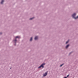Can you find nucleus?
Masks as SVG:
<instances>
[{
	"label": "nucleus",
	"mask_w": 78,
	"mask_h": 78,
	"mask_svg": "<svg viewBox=\"0 0 78 78\" xmlns=\"http://www.w3.org/2000/svg\"><path fill=\"white\" fill-rule=\"evenodd\" d=\"M44 65H45V63H43L41 66L38 67V69H40V68H41V67L44 68Z\"/></svg>",
	"instance_id": "nucleus-1"
},
{
	"label": "nucleus",
	"mask_w": 78,
	"mask_h": 78,
	"mask_svg": "<svg viewBox=\"0 0 78 78\" xmlns=\"http://www.w3.org/2000/svg\"><path fill=\"white\" fill-rule=\"evenodd\" d=\"M47 74H48V71L45 72V73L43 74L44 76H46L47 75Z\"/></svg>",
	"instance_id": "nucleus-2"
},
{
	"label": "nucleus",
	"mask_w": 78,
	"mask_h": 78,
	"mask_svg": "<svg viewBox=\"0 0 78 78\" xmlns=\"http://www.w3.org/2000/svg\"><path fill=\"white\" fill-rule=\"evenodd\" d=\"M14 41H15V45H16V42H17V39L15 38V39Z\"/></svg>",
	"instance_id": "nucleus-3"
},
{
	"label": "nucleus",
	"mask_w": 78,
	"mask_h": 78,
	"mask_svg": "<svg viewBox=\"0 0 78 78\" xmlns=\"http://www.w3.org/2000/svg\"><path fill=\"white\" fill-rule=\"evenodd\" d=\"M17 38L20 39V36H17L16 37H15V38H16L17 39Z\"/></svg>",
	"instance_id": "nucleus-4"
},
{
	"label": "nucleus",
	"mask_w": 78,
	"mask_h": 78,
	"mask_svg": "<svg viewBox=\"0 0 78 78\" xmlns=\"http://www.w3.org/2000/svg\"><path fill=\"white\" fill-rule=\"evenodd\" d=\"M70 46V44H68L66 45V48H67L69 47Z\"/></svg>",
	"instance_id": "nucleus-5"
},
{
	"label": "nucleus",
	"mask_w": 78,
	"mask_h": 78,
	"mask_svg": "<svg viewBox=\"0 0 78 78\" xmlns=\"http://www.w3.org/2000/svg\"><path fill=\"white\" fill-rule=\"evenodd\" d=\"M38 39V36H36L34 38L35 40H37Z\"/></svg>",
	"instance_id": "nucleus-6"
},
{
	"label": "nucleus",
	"mask_w": 78,
	"mask_h": 78,
	"mask_svg": "<svg viewBox=\"0 0 78 78\" xmlns=\"http://www.w3.org/2000/svg\"><path fill=\"white\" fill-rule=\"evenodd\" d=\"M4 1H5L4 0H2V1L1 2V4H3V2H4Z\"/></svg>",
	"instance_id": "nucleus-7"
},
{
	"label": "nucleus",
	"mask_w": 78,
	"mask_h": 78,
	"mask_svg": "<svg viewBox=\"0 0 78 78\" xmlns=\"http://www.w3.org/2000/svg\"><path fill=\"white\" fill-rule=\"evenodd\" d=\"M32 40H33V37H31L30 38V41H32Z\"/></svg>",
	"instance_id": "nucleus-8"
},
{
	"label": "nucleus",
	"mask_w": 78,
	"mask_h": 78,
	"mask_svg": "<svg viewBox=\"0 0 78 78\" xmlns=\"http://www.w3.org/2000/svg\"><path fill=\"white\" fill-rule=\"evenodd\" d=\"M69 43V41H66V44H67V43Z\"/></svg>",
	"instance_id": "nucleus-9"
},
{
	"label": "nucleus",
	"mask_w": 78,
	"mask_h": 78,
	"mask_svg": "<svg viewBox=\"0 0 78 78\" xmlns=\"http://www.w3.org/2000/svg\"><path fill=\"white\" fill-rule=\"evenodd\" d=\"M64 64L63 63V64L61 65L60 66V67H62V65H64Z\"/></svg>",
	"instance_id": "nucleus-10"
},
{
	"label": "nucleus",
	"mask_w": 78,
	"mask_h": 78,
	"mask_svg": "<svg viewBox=\"0 0 78 78\" xmlns=\"http://www.w3.org/2000/svg\"><path fill=\"white\" fill-rule=\"evenodd\" d=\"M72 52H70L69 53V55H70L71 54H72Z\"/></svg>",
	"instance_id": "nucleus-11"
},
{
	"label": "nucleus",
	"mask_w": 78,
	"mask_h": 78,
	"mask_svg": "<svg viewBox=\"0 0 78 78\" xmlns=\"http://www.w3.org/2000/svg\"><path fill=\"white\" fill-rule=\"evenodd\" d=\"M33 18H34V17L30 18V20H32L33 19Z\"/></svg>",
	"instance_id": "nucleus-12"
},
{
	"label": "nucleus",
	"mask_w": 78,
	"mask_h": 78,
	"mask_svg": "<svg viewBox=\"0 0 78 78\" xmlns=\"http://www.w3.org/2000/svg\"><path fill=\"white\" fill-rule=\"evenodd\" d=\"M69 76V74L67 76V77H68V76Z\"/></svg>",
	"instance_id": "nucleus-13"
},
{
	"label": "nucleus",
	"mask_w": 78,
	"mask_h": 78,
	"mask_svg": "<svg viewBox=\"0 0 78 78\" xmlns=\"http://www.w3.org/2000/svg\"><path fill=\"white\" fill-rule=\"evenodd\" d=\"M2 34V33L1 32L0 33V34Z\"/></svg>",
	"instance_id": "nucleus-14"
},
{
	"label": "nucleus",
	"mask_w": 78,
	"mask_h": 78,
	"mask_svg": "<svg viewBox=\"0 0 78 78\" xmlns=\"http://www.w3.org/2000/svg\"><path fill=\"white\" fill-rule=\"evenodd\" d=\"M64 78H67V77H64Z\"/></svg>",
	"instance_id": "nucleus-15"
},
{
	"label": "nucleus",
	"mask_w": 78,
	"mask_h": 78,
	"mask_svg": "<svg viewBox=\"0 0 78 78\" xmlns=\"http://www.w3.org/2000/svg\"><path fill=\"white\" fill-rule=\"evenodd\" d=\"M10 69H11V67L10 68Z\"/></svg>",
	"instance_id": "nucleus-16"
}]
</instances>
